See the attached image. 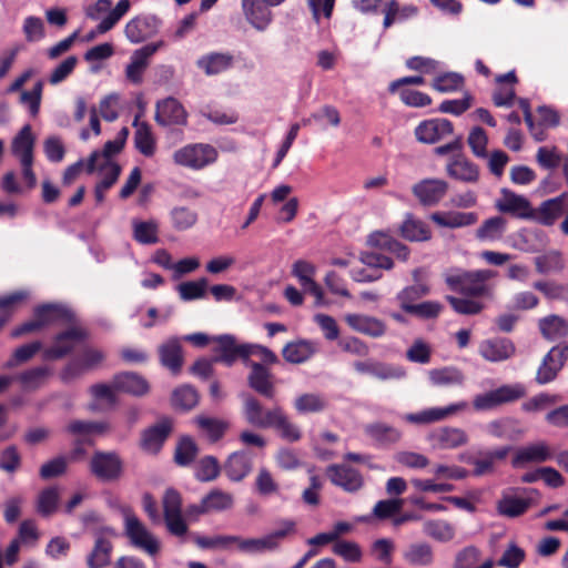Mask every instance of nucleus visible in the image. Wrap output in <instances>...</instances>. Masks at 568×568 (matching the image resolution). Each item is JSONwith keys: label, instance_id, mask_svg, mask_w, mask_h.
I'll return each instance as SVG.
<instances>
[{"label": "nucleus", "instance_id": "obj_64", "mask_svg": "<svg viewBox=\"0 0 568 568\" xmlns=\"http://www.w3.org/2000/svg\"><path fill=\"white\" fill-rule=\"evenodd\" d=\"M526 558V552L516 542H509L498 560V566L518 568Z\"/></svg>", "mask_w": 568, "mask_h": 568}, {"label": "nucleus", "instance_id": "obj_16", "mask_svg": "<svg viewBox=\"0 0 568 568\" xmlns=\"http://www.w3.org/2000/svg\"><path fill=\"white\" fill-rule=\"evenodd\" d=\"M453 123L447 119H430L423 121L415 129L419 142L433 144L453 134Z\"/></svg>", "mask_w": 568, "mask_h": 568}, {"label": "nucleus", "instance_id": "obj_22", "mask_svg": "<svg viewBox=\"0 0 568 568\" xmlns=\"http://www.w3.org/2000/svg\"><path fill=\"white\" fill-rule=\"evenodd\" d=\"M158 31V19L140 16L131 19L124 28L126 39L132 43H140L154 36Z\"/></svg>", "mask_w": 568, "mask_h": 568}, {"label": "nucleus", "instance_id": "obj_15", "mask_svg": "<svg viewBox=\"0 0 568 568\" xmlns=\"http://www.w3.org/2000/svg\"><path fill=\"white\" fill-rule=\"evenodd\" d=\"M496 207L501 213H509L520 219L535 216V210L527 197L506 189L501 191L500 197L496 201Z\"/></svg>", "mask_w": 568, "mask_h": 568}, {"label": "nucleus", "instance_id": "obj_38", "mask_svg": "<svg viewBox=\"0 0 568 568\" xmlns=\"http://www.w3.org/2000/svg\"><path fill=\"white\" fill-rule=\"evenodd\" d=\"M130 0H120L113 10L106 14L94 30L87 34L85 40L92 41L98 34H104L115 27V24L129 12Z\"/></svg>", "mask_w": 568, "mask_h": 568}, {"label": "nucleus", "instance_id": "obj_7", "mask_svg": "<svg viewBox=\"0 0 568 568\" xmlns=\"http://www.w3.org/2000/svg\"><path fill=\"white\" fill-rule=\"evenodd\" d=\"M526 395V388L523 384H506L500 387L478 394L473 399V407L477 412L491 410L504 404L513 403Z\"/></svg>", "mask_w": 568, "mask_h": 568}, {"label": "nucleus", "instance_id": "obj_30", "mask_svg": "<svg viewBox=\"0 0 568 568\" xmlns=\"http://www.w3.org/2000/svg\"><path fill=\"white\" fill-rule=\"evenodd\" d=\"M132 237L135 242L142 245H154L160 241V224L154 219L141 220L133 219Z\"/></svg>", "mask_w": 568, "mask_h": 568}, {"label": "nucleus", "instance_id": "obj_39", "mask_svg": "<svg viewBox=\"0 0 568 568\" xmlns=\"http://www.w3.org/2000/svg\"><path fill=\"white\" fill-rule=\"evenodd\" d=\"M270 417L272 418L270 428H274L283 439L297 442L301 438L300 428L290 420L281 407L275 406Z\"/></svg>", "mask_w": 568, "mask_h": 568}, {"label": "nucleus", "instance_id": "obj_34", "mask_svg": "<svg viewBox=\"0 0 568 568\" xmlns=\"http://www.w3.org/2000/svg\"><path fill=\"white\" fill-rule=\"evenodd\" d=\"M552 450L545 442H537L521 447L517 450L514 465L519 466L526 463H544L550 459Z\"/></svg>", "mask_w": 568, "mask_h": 568}, {"label": "nucleus", "instance_id": "obj_32", "mask_svg": "<svg viewBox=\"0 0 568 568\" xmlns=\"http://www.w3.org/2000/svg\"><path fill=\"white\" fill-rule=\"evenodd\" d=\"M219 343L217 355L214 362L232 366L239 358L244 362V344L236 343L232 335H222L216 338Z\"/></svg>", "mask_w": 568, "mask_h": 568}, {"label": "nucleus", "instance_id": "obj_9", "mask_svg": "<svg viewBox=\"0 0 568 568\" xmlns=\"http://www.w3.org/2000/svg\"><path fill=\"white\" fill-rule=\"evenodd\" d=\"M568 359V345L558 344L554 346L542 358L536 373V382L545 385L552 382Z\"/></svg>", "mask_w": 568, "mask_h": 568}, {"label": "nucleus", "instance_id": "obj_28", "mask_svg": "<svg viewBox=\"0 0 568 568\" xmlns=\"http://www.w3.org/2000/svg\"><path fill=\"white\" fill-rule=\"evenodd\" d=\"M233 495L220 489H213L201 500L200 505L192 506L190 513L204 514L211 511H222L233 506Z\"/></svg>", "mask_w": 568, "mask_h": 568}, {"label": "nucleus", "instance_id": "obj_54", "mask_svg": "<svg viewBox=\"0 0 568 568\" xmlns=\"http://www.w3.org/2000/svg\"><path fill=\"white\" fill-rule=\"evenodd\" d=\"M536 271L539 274H548L551 272H561L565 268V262L561 253L558 251H549L534 258Z\"/></svg>", "mask_w": 568, "mask_h": 568}, {"label": "nucleus", "instance_id": "obj_17", "mask_svg": "<svg viewBox=\"0 0 568 568\" xmlns=\"http://www.w3.org/2000/svg\"><path fill=\"white\" fill-rule=\"evenodd\" d=\"M160 45V43L146 44L132 53L125 68V77L129 82L133 84L142 83L143 74L149 67V59L158 51Z\"/></svg>", "mask_w": 568, "mask_h": 568}, {"label": "nucleus", "instance_id": "obj_61", "mask_svg": "<svg viewBox=\"0 0 568 568\" xmlns=\"http://www.w3.org/2000/svg\"><path fill=\"white\" fill-rule=\"evenodd\" d=\"M94 172H98L101 175L99 183L102 184L103 187L110 190L118 181L121 168L116 162L108 161L105 158H102V163H97Z\"/></svg>", "mask_w": 568, "mask_h": 568}, {"label": "nucleus", "instance_id": "obj_49", "mask_svg": "<svg viewBox=\"0 0 568 568\" xmlns=\"http://www.w3.org/2000/svg\"><path fill=\"white\" fill-rule=\"evenodd\" d=\"M507 221L501 216L487 219L476 230V239L481 242H496L501 240L506 231Z\"/></svg>", "mask_w": 568, "mask_h": 568}, {"label": "nucleus", "instance_id": "obj_42", "mask_svg": "<svg viewBox=\"0 0 568 568\" xmlns=\"http://www.w3.org/2000/svg\"><path fill=\"white\" fill-rule=\"evenodd\" d=\"M160 361L172 373H178L182 366V349L180 341L175 337L168 339L159 347Z\"/></svg>", "mask_w": 568, "mask_h": 568}, {"label": "nucleus", "instance_id": "obj_60", "mask_svg": "<svg viewBox=\"0 0 568 568\" xmlns=\"http://www.w3.org/2000/svg\"><path fill=\"white\" fill-rule=\"evenodd\" d=\"M464 85V78L456 72H446L436 77L432 87L442 93L455 92L462 89Z\"/></svg>", "mask_w": 568, "mask_h": 568}, {"label": "nucleus", "instance_id": "obj_3", "mask_svg": "<svg viewBox=\"0 0 568 568\" xmlns=\"http://www.w3.org/2000/svg\"><path fill=\"white\" fill-rule=\"evenodd\" d=\"M216 148L209 143H190L173 153V162L190 170L199 171L217 161Z\"/></svg>", "mask_w": 568, "mask_h": 568}, {"label": "nucleus", "instance_id": "obj_29", "mask_svg": "<svg viewBox=\"0 0 568 568\" xmlns=\"http://www.w3.org/2000/svg\"><path fill=\"white\" fill-rule=\"evenodd\" d=\"M354 368L361 374H369L379 379H399L405 371L399 366L386 365L376 361L355 362Z\"/></svg>", "mask_w": 568, "mask_h": 568}, {"label": "nucleus", "instance_id": "obj_35", "mask_svg": "<svg viewBox=\"0 0 568 568\" xmlns=\"http://www.w3.org/2000/svg\"><path fill=\"white\" fill-rule=\"evenodd\" d=\"M224 470L232 481H241L252 470V459L246 452L231 454L225 463Z\"/></svg>", "mask_w": 568, "mask_h": 568}, {"label": "nucleus", "instance_id": "obj_62", "mask_svg": "<svg viewBox=\"0 0 568 568\" xmlns=\"http://www.w3.org/2000/svg\"><path fill=\"white\" fill-rule=\"evenodd\" d=\"M255 488L262 496H272L278 493L280 485L268 469L261 467L255 477Z\"/></svg>", "mask_w": 568, "mask_h": 568}, {"label": "nucleus", "instance_id": "obj_20", "mask_svg": "<svg viewBox=\"0 0 568 568\" xmlns=\"http://www.w3.org/2000/svg\"><path fill=\"white\" fill-rule=\"evenodd\" d=\"M478 352L486 361L499 363L511 358L516 347L510 339L498 337L483 341Z\"/></svg>", "mask_w": 568, "mask_h": 568}, {"label": "nucleus", "instance_id": "obj_37", "mask_svg": "<svg viewBox=\"0 0 568 568\" xmlns=\"http://www.w3.org/2000/svg\"><path fill=\"white\" fill-rule=\"evenodd\" d=\"M135 128L134 143L135 148L144 156L151 158L156 150V142L153 136L151 126L146 122H140V115H136L133 122Z\"/></svg>", "mask_w": 568, "mask_h": 568}, {"label": "nucleus", "instance_id": "obj_26", "mask_svg": "<svg viewBox=\"0 0 568 568\" xmlns=\"http://www.w3.org/2000/svg\"><path fill=\"white\" fill-rule=\"evenodd\" d=\"M413 192L424 205L438 203L447 192V183L443 180H424L414 185Z\"/></svg>", "mask_w": 568, "mask_h": 568}, {"label": "nucleus", "instance_id": "obj_45", "mask_svg": "<svg viewBox=\"0 0 568 568\" xmlns=\"http://www.w3.org/2000/svg\"><path fill=\"white\" fill-rule=\"evenodd\" d=\"M565 200L561 196L547 200L535 210V219L544 225H552L564 213Z\"/></svg>", "mask_w": 568, "mask_h": 568}, {"label": "nucleus", "instance_id": "obj_51", "mask_svg": "<svg viewBox=\"0 0 568 568\" xmlns=\"http://www.w3.org/2000/svg\"><path fill=\"white\" fill-rule=\"evenodd\" d=\"M539 328L544 337L550 341L568 335V323L557 315H549L539 321Z\"/></svg>", "mask_w": 568, "mask_h": 568}, {"label": "nucleus", "instance_id": "obj_48", "mask_svg": "<svg viewBox=\"0 0 568 568\" xmlns=\"http://www.w3.org/2000/svg\"><path fill=\"white\" fill-rule=\"evenodd\" d=\"M447 173L464 182H475L478 179L477 166L462 155L456 156L447 164Z\"/></svg>", "mask_w": 568, "mask_h": 568}, {"label": "nucleus", "instance_id": "obj_43", "mask_svg": "<svg viewBox=\"0 0 568 568\" xmlns=\"http://www.w3.org/2000/svg\"><path fill=\"white\" fill-rule=\"evenodd\" d=\"M368 243L382 250L393 253L397 258L406 261L409 255L407 246L394 240L389 234L377 231L368 236Z\"/></svg>", "mask_w": 568, "mask_h": 568}, {"label": "nucleus", "instance_id": "obj_36", "mask_svg": "<svg viewBox=\"0 0 568 568\" xmlns=\"http://www.w3.org/2000/svg\"><path fill=\"white\" fill-rule=\"evenodd\" d=\"M317 351L316 343L308 339H300L287 343L282 351L284 359L292 364H301L308 361Z\"/></svg>", "mask_w": 568, "mask_h": 568}, {"label": "nucleus", "instance_id": "obj_10", "mask_svg": "<svg viewBox=\"0 0 568 568\" xmlns=\"http://www.w3.org/2000/svg\"><path fill=\"white\" fill-rule=\"evenodd\" d=\"M273 7L266 0H241L243 16L256 31H265L273 21Z\"/></svg>", "mask_w": 568, "mask_h": 568}, {"label": "nucleus", "instance_id": "obj_40", "mask_svg": "<svg viewBox=\"0 0 568 568\" xmlns=\"http://www.w3.org/2000/svg\"><path fill=\"white\" fill-rule=\"evenodd\" d=\"M169 219L173 230L184 232L196 225L199 214L191 206L175 205L170 210Z\"/></svg>", "mask_w": 568, "mask_h": 568}, {"label": "nucleus", "instance_id": "obj_12", "mask_svg": "<svg viewBox=\"0 0 568 568\" xmlns=\"http://www.w3.org/2000/svg\"><path fill=\"white\" fill-rule=\"evenodd\" d=\"M90 470L100 480H115L121 475L122 462L114 453L97 452L91 458Z\"/></svg>", "mask_w": 568, "mask_h": 568}, {"label": "nucleus", "instance_id": "obj_31", "mask_svg": "<svg viewBox=\"0 0 568 568\" xmlns=\"http://www.w3.org/2000/svg\"><path fill=\"white\" fill-rule=\"evenodd\" d=\"M113 387L118 392L128 393L133 396H143L149 393L148 381L135 373H121L114 376Z\"/></svg>", "mask_w": 568, "mask_h": 568}, {"label": "nucleus", "instance_id": "obj_19", "mask_svg": "<svg viewBox=\"0 0 568 568\" xmlns=\"http://www.w3.org/2000/svg\"><path fill=\"white\" fill-rule=\"evenodd\" d=\"M345 323L355 332L378 338L385 335L386 325L377 317L359 313L344 315Z\"/></svg>", "mask_w": 568, "mask_h": 568}, {"label": "nucleus", "instance_id": "obj_52", "mask_svg": "<svg viewBox=\"0 0 568 568\" xmlns=\"http://www.w3.org/2000/svg\"><path fill=\"white\" fill-rule=\"evenodd\" d=\"M52 375V371L48 366H39L27 369L18 375L17 379L26 390H34L45 384Z\"/></svg>", "mask_w": 568, "mask_h": 568}, {"label": "nucleus", "instance_id": "obj_47", "mask_svg": "<svg viewBox=\"0 0 568 568\" xmlns=\"http://www.w3.org/2000/svg\"><path fill=\"white\" fill-rule=\"evenodd\" d=\"M423 531L426 536L439 542H449L456 535L455 527L443 519L425 520Z\"/></svg>", "mask_w": 568, "mask_h": 568}, {"label": "nucleus", "instance_id": "obj_59", "mask_svg": "<svg viewBox=\"0 0 568 568\" xmlns=\"http://www.w3.org/2000/svg\"><path fill=\"white\" fill-rule=\"evenodd\" d=\"M197 402V392L190 385L180 386L173 392L172 403L175 407L189 410L195 407Z\"/></svg>", "mask_w": 568, "mask_h": 568}, {"label": "nucleus", "instance_id": "obj_6", "mask_svg": "<svg viewBox=\"0 0 568 568\" xmlns=\"http://www.w3.org/2000/svg\"><path fill=\"white\" fill-rule=\"evenodd\" d=\"M123 525L125 536L135 548L143 550L150 556L158 554L160 550L159 539L130 509L123 511Z\"/></svg>", "mask_w": 568, "mask_h": 568}, {"label": "nucleus", "instance_id": "obj_5", "mask_svg": "<svg viewBox=\"0 0 568 568\" xmlns=\"http://www.w3.org/2000/svg\"><path fill=\"white\" fill-rule=\"evenodd\" d=\"M534 489L525 487H508L501 490L496 501V511L504 518H517L531 507Z\"/></svg>", "mask_w": 568, "mask_h": 568}, {"label": "nucleus", "instance_id": "obj_44", "mask_svg": "<svg viewBox=\"0 0 568 568\" xmlns=\"http://www.w3.org/2000/svg\"><path fill=\"white\" fill-rule=\"evenodd\" d=\"M430 217L437 225L450 229L473 225L478 219L474 212H436Z\"/></svg>", "mask_w": 568, "mask_h": 568}, {"label": "nucleus", "instance_id": "obj_57", "mask_svg": "<svg viewBox=\"0 0 568 568\" xmlns=\"http://www.w3.org/2000/svg\"><path fill=\"white\" fill-rule=\"evenodd\" d=\"M400 233L403 237L408 241H427L430 239V231L426 224L419 220H415L412 216H407L404 221Z\"/></svg>", "mask_w": 568, "mask_h": 568}, {"label": "nucleus", "instance_id": "obj_24", "mask_svg": "<svg viewBox=\"0 0 568 568\" xmlns=\"http://www.w3.org/2000/svg\"><path fill=\"white\" fill-rule=\"evenodd\" d=\"M234 58L229 52H209L196 60V67L206 75H217L232 68Z\"/></svg>", "mask_w": 568, "mask_h": 568}, {"label": "nucleus", "instance_id": "obj_18", "mask_svg": "<svg viewBox=\"0 0 568 568\" xmlns=\"http://www.w3.org/2000/svg\"><path fill=\"white\" fill-rule=\"evenodd\" d=\"M427 440L433 449H454L468 442L467 434L457 427H443L428 434Z\"/></svg>", "mask_w": 568, "mask_h": 568}, {"label": "nucleus", "instance_id": "obj_50", "mask_svg": "<svg viewBox=\"0 0 568 568\" xmlns=\"http://www.w3.org/2000/svg\"><path fill=\"white\" fill-rule=\"evenodd\" d=\"M194 423L202 434L212 443L221 439L230 427V424L226 420L206 416L196 417Z\"/></svg>", "mask_w": 568, "mask_h": 568}, {"label": "nucleus", "instance_id": "obj_4", "mask_svg": "<svg viewBox=\"0 0 568 568\" xmlns=\"http://www.w3.org/2000/svg\"><path fill=\"white\" fill-rule=\"evenodd\" d=\"M73 313L65 306L58 304H45L34 310L33 318L12 332V336L18 337L23 334L39 331L57 322H73Z\"/></svg>", "mask_w": 568, "mask_h": 568}, {"label": "nucleus", "instance_id": "obj_11", "mask_svg": "<svg viewBox=\"0 0 568 568\" xmlns=\"http://www.w3.org/2000/svg\"><path fill=\"white\" fill-rule=\"evenodd\" d=\"M87 337V332L80 326H73L70 329L55 336L52 346L43 352L47 359H59L68 355L77 344Z\"/></svg>", "mask_w": 568, "mask_h": 568}, {"label": "nucleus", "instance_id": "obj_1", "mask_svg": "<svg viewBox=\"0 0 568 568\" xmlns=\"http://www.w3.org/2000/svg\"><path fill=\"white\" fill-rule=\"evenodd\" d=\"M495 276L496 272L491 270L467 271L453 267L444 272L445 283L452 291L470 296L487 295V282Z\"/></svg>", "mask_w": 568, "mask_h": 568}, {"label": "nucleus", "instance_id": "obj_2", "mask_svg": "<svg viewBox=\"0 0 568 568\" xmlns=\"http://www.w3.org/2000/svg\"><path fill=\"white\" fill-rule=\"evenodd\" d=\"M295 521L285 519L280 528L258 538H241L236 536V549L246 555H261L272 552L280 548L284 538L294 534Z\"/></svg>", "mask_w": 568, "mask_h": 568}, {"label": "nucleus", "instance_id": "obj_56", "mask_svg": "<svg viewBox=\"0 0 568 568\" xmlns=\"http://www.w3.org/2000/svg\"><path fill=\"white\" fill-rule=\"evenodd\" d=\"M67 430L72 435L81 437L83 442H85L87 437L91 435L105 433L108 425L103 422L73 420L68 424Z\"/></svg>", "mask_w": 568, "mask_h": 568}, {"label": "nucleus", "instance_id": "obj_41", "mask_svg": "<svg viewBox=\"0 0 568 568\" xmlns=\"http://www.w3.org/2000/svg\"><path fill=\"white\" fill-rule=\"evenodd\" d=\"M34 136L30 125H24L19 134L13 139L11 152L19 162L34 160Z\"/></svg>", "mask_w": 568, "mask_h": 568}, {"label": "nucleus", "instance_id": "obj_58", "mask_svg": "<svg viewBox=\"0 0 568 568\" xmlns=\"http://www.w3.org/2000/svg\"><path fill=\"white\" fill-rule=\"evenodd\" d=\"M294 407L300 414L318 413L326 407V402L320 394H303L294 400Z\"/></svg>", "mask_w": 568, "mask_h": 568}, {"label": "nucleus", "instance_id": "obj_21", "mask_svg": "<svg viewBox=\"0 0 568 568\" xmlns=\"http://www.w3.org/2000/svg\"><path fill=\"white\" fill-rule=\"evenodd\" d=\"M292 274L297 278L305 292L315 296L316 304H321L323 300V291L314 281L316 266L308 261L297 260L292 265Z\"/></svg>", "mask_w": 568, "mask_h": 568}, {"label": "nucleus", "instance_id": "obj_27", "mask_svg": "<svg viewBox=\"0 0 568 568\" xmlns=\"http://www.w3.org/2000/svg\"><path fill=\"white\" fill-rule=\"evenodd\" d=\"M251 373L247 376V382L251 388L258 394L272 398L274 396L273 376L268 368L258 363H250Z\"/></svg>", "mask_w": 568, "mask_h": 568}, {"label": "nucleus", "instance_id": "obj_25", "mask_svg": "<svg viewBox=\"0 0 568 568\" xmlns=\"http://www.w3.org/2000/svg\"><path fill=\"white\" fill-rule=\"evenodd\" d=\"M115 534L113 529L105 528L103 532L97 537L94 547L88 556L89 568H103L110 562L112 545L109 537Z\"/></svg>", "mask_w": 568, "mask_h": 568}, {"label": "nucleus", "instance_id": "obj_13", "mask_svg": "<svg viewBox=\"0 0 568 568\" xmlns=\"http://www.w3.org/2000/svg\"><path fill=\"white\" fill-rule=\"evenodd\" d=\"M154 119L158 124L163 126L185 125L187 112L179 100L169 97L156 102Z\"/></svg>", "mask_w": 568, "mask_h": 568}, {"label": "nucleus", "instance_id": "obj_14", "mask_svg": "<svg viewBox=\"0 0 568 568\" xmlns=\"http://www.w3.org/2000/svg\"><path fill=\"white\" fill-rule=\"evenodd\" d=\"M326 475L332 484L347 493H355L364 486V479L361 473L347 465H331L326 469Z\"/></svg>", "mask_w": 568, "mask_h": 568}, {"label": "nucleus", "instance_id": "obj_55", "mask_svg": "<svg viewBox=\"0 0 568 568\" xmlns=\"http://www.w3.org/2000/svg\"><path fill=\"white\" fill-rule=\"evenodd\" d=\"M365 434L379 444L396 443L400 438V432L383 423L365 426Z\"/></svg>", "mask_w": 568, "mask_h": 568}, {"label": "nucleus", "instance_id": "obj_8", "mask_svg": "<svg viewBox=\"0 0 568 568\" xmlns=\"http://www.w3.org/2000/svg\"><path fill=\"white\" fill-rule=\"evenodd\" d=\"M468 409L469 404L466 400H460L445 407H429L417 413L405 414L403 419L415 425H428L446 420Z\"/></svg>", "mask_w": 568, "mask_h": 568}, {"label": "nucleus", "instance_id": "obj_46", "mask_svg": "<svg viewBox=\"0 0 568 568\" xmlns=\"http://www.w3.org/2000/svg\"><path fill=\"white\" fill-rule=\"evenodd\" d=\"M403 557L409 565L416 567H427L434 562L433 548L425 541L410 544Z\"/></svg>", "mask_w": 568, "mask_h": 568}, {"label": "nucleus", "instance_id": "obj_63", "mask_svg": "<svg viewBox=\"0 0 568 568\" xmlns=\"http://www.w3.org/2000/svg\"><path fill=\"white\" fill-rule=\"evenodd\" d=\"M220 474V465L215 457L206 456L195 466V477L201 481H211Z\"/></svg>", "mask_w": 568, "mask_h": 568}, {"label": "nucleus", "instance_id": "obj_23", "mask_svg": "<svg viewBox=\"0 0 568 568\" xmlns=\"http://www.w3.org/2000/svg\"><path fill=\"white\" fill-rule=\"evenodd\" d=\"M274 413V407L271 409H264L262 404L253 396H244L243 398V416L247 424L256 428H270V417Z\"/></svg>", "mask_w": 568, "mask_h": 568}, {"label": "nucleus", "instance_id": "obj_33", "mask_svg": "<svg viewBox=\"0 0 568 568\" xmlns=\"http://www.w3.org/2000/svg\"><path fill=\"white\" fill-rule=\"evenodd\" d=\"M172 429V422L169 418L160 420L156 425L144 432L142 447L149 453H158Z\"/></svg>", "mask_w": 568, "mask_h": 568}, {"label": "nucleus", "instance_id": "obj_53", "mask_svg": "<svg viewBox=\"0 0 568 568\" xmlns=\"http://www.w3.org/2000/svg\"><path fill=\"white\" fill-rule=\"evenodd\" d=\"M428 376L435 386H459L465 381L464 374L455 367L430 369Z\"/></svg>", "mask_w": 568, "mask_h": 568}]
</instances>
